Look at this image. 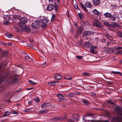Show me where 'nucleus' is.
Masks as SVG:
<instances>
[{
  "label": "nucleus",
  "instance_id": "1",
  "mask_svg": "<svg viewBox=\"0 0 122 122\" xmlns=\"http://www.w3.org/2000/svg\"><path fill=\"white\" fill-rule=\"evenodd\" d=\"M72 119H69L68 122H77L79 117L78 115L76 114H74L72 116Z\"/></svg>",
  "mask_w": 122,
  "mask_h": 122
},
{
  "label": "nucleus",
  "instance_id": "2",
  "mask_svg": "<svg viewBox=\"0 0 122 122\" xmlns=\"http://www.w3.org/2000/svg\"><path fill=\"white\" fill-rule=\"evenodd\" d=\"M41 23L40 20H36L32 23L31 26L33 28H38L40 26Z\"/></svg>",
  "mask_w": 122,
  "mask_h": 122
},
{
  "label": "nucleus",
  "instance_id": "3",
  "mask_svg": "<svg viewBox=\"0 0 122 122\" xmlns=\"http://www.w3.org/2000/svg\"><path fill=\"white\" fill-rule=\"evenodd\" d=\"M27 18L25 17H23L21 18L20 20V22L19 23V25L22 26L24 24L27 22Z\"/></svg>",
  "mask_w": 122,
  "mask_h": 122
},
{
  "label": "nucleus",
  "instance_id": "4",
  "mask_svg": "<svg viewBox=\"0 0 122 122\" xmlns=\"http://www.w3.org/2000/svg\"><path fill=\"white\" fill-rule=\"evenodd\" d=\"M119 17L118 15L117 14L114 13V14L112 17L111 18V20L113 21H115V19L119 18Z\"/></svg>",
  "mask_w": 122,
  "mask_h": 122
},
{
  "label": "nucleus",
  "instance_id": "5",
  "mask_svg": "<svg viewBox=\"0 0 122 122\" xmlns=\"http://www.w3.org/2000/svg\"><path fill=\"white\" fill-rule=\"evenodd\" d=\"M83 29V28L81 27H78L77 29V36H79L82 32Z\"/></svg>",
  "mask_w": 122,
  "mask_h": 122
},
{
  "label": "nucleus",
  "instance_id": "6",
  "mask_svg": "<svg viewBox=\"0 0 122 122\" xmlns=\"http://www.w3.org/2000/svg\"><path fill=\"white\" fill-rule=\"evenodd\" d=\"M66 114L64 116V117H57L56 119L57 121H61L62 120H65L67 119Z\"/></svg>",
  "mask_w": 122,
  "mask_h": 122
},
{
  "label": "nucleus",
  "instance_id": "7",
  "mask_svg": "<svg viewBox=\"0 0 122 122\" xmlns=\"http://www.w3.org/2000/svg\"><path fill=\"white\" fill-rule=\"evenodd\" d=\"M91 43L89 41L86 42L83 44L84 46L87 48L91 46Z\"/></svg>",
  "mask_w": 122,
  "mask_h": 122
},
{
  "label": "nucleus",
  "instance_id": "8",
  "mask_svg": "<svg viewBox=\"0 0 122 122\" xmlns=\"http://www.w3.org/2000/svg\"><path fill=\"white\" fill-rule=\"evenodd\" d=\"M21 29L22 30L26 32L29 31H30V29L28 26H25L22 27Z\"/></svg>",
  "mask_w": 122,
  "mask_h": 122
},
{
  "label": "nucleus",
  "instance_id": "9",
  "mask_svg": "<svg viewBox=\"0 0 122 122\" xmlns=\"http://www.w3.org/2000/svg\"><path fill=\"white\" fill-rule=\"evenodd\" d=\"M96 49V46H91L90 49V51L91 53H94L95 52V50Z\"/></svg>",
  "mask_w": 122,
  "mask_h": 122
},
{
  "label": "nucleus",
  "instance_id": "10",
  "mask_svg": "<svg viewBox=\"0 0 122 122\" xmlns=\"http://www.w3.org/2000/svg\"><path fill=\"white\" fill-rule=\"evenodd\" d=\"M54 8L53 5L52 4L49 5L47 7V9L49 11H51Z\"/></svg>",
  "mask_w": 122,
  "mask_h": 122
},
{
  "label": "nucleus",
  "instance_id": "11",
  "mask_svg": "<svg viewBox=\"0 0 122 122\" xmlns=\"http://www.w3.org/2000/svg\"><path fill=\"white\" fill-rule=\"evenodd\" d=\"M49 105V103L48 102L44 103L41 105V107L42 108H45L48 107Z\"/></svg>",
  "mask_w": 122,
  "mask_h": 122
},
{
  "label": "nucleus",
  "instance_id": "12",
  "mask_svg": "<svg viewBox=\"0 0 122 122\" xmlns=\"http://www.w3.org/2000/svg\"><path fill=\"white\" fill-rule=\"evenodd\" d=\"M93 3L95 5H98L100 3V1L99 0H93Z\"/></svg>",
  "mask_w": 122,
  "mask_h": 122
},
{
  "label": "nucleus",
  "instance_id": "13",
  "mask_svg": "<svg viewBox=\"0 0 122 122\" xmlns=\"http://www.w3.org/2000/svg\"><path fill=\"white\" fill-rule=\"evenodd\" d=\"M48 21L49 20L47 18H44L41 21V23H45L46 24Z\"/></svg>",
  "mask_w": 122,
  "mask_h": 122
},
{
  "label": "nucleus",
  "instance_id": "14",
  "mask_svg": "<svg viewBox=\"0 0 122 122\" xmlns=\"http://www.w3.org/2000/svg\"><path fill=\"white\" fill-rule=\"evenodd\" d=\"M104 15L107 18H111L112 16L111 14L108 12H106L104 14Z\"/></svg>",
  "mask_w": 122,
  "mask_h": 122
},
{
  "label": "nucleus",
  "instance_id": "15",
  "mask_svg": "<svg viewBox=\"0 0 122 122\" xmlns=\"http://www.w3.org/2000/svg\"><path fill=\"white\" fill-rule=\"evenodd\" d=\"M48 111L47 110H41L38 111V113L40 114H45L47 113Z\"/></svg>",
  "mask_w": 122,
  "mask_h": 122
},
{
  "label": "nucleus",
  "instance_id": "16",
  "mask_svg": "<svg viewBox=\"0 0 122 122\" xmlns=\"http://www.w3.org/2000/svg\"><path fill=\"white\" fill-rule=\"evenodd\" d=\"M54 78L56 79L60 80L62 78V76L60 75L57 74L55 76Z\"/></svg>",
  "mask_w": 122,
  "mask_h": 122
},
{
  "label": "nucleus",
  "instance_id": "17",
  "mask_svg": "<svg viewBox=\"0 0 122 122\" xmlns=\"http://www.w3.org/2000/svg\"><path fill=\"white\" fill-rule=\"evenodd\" d=\"M85 6L86 7L89 8L92 7L91 4L89 2H87L85 4Z\"/></svg>",
  "mask_w": 122,
  "mask_h": 122
},
{
  "label": "nucleus",
  "instance_id": "18",
  "mask_svg": "<svg viewBox=\"0 0 122 122\" xmlns=\"http://www.w3.org/2000/svg\"><path fill=\"white\" fill-rule=\"evenodd\" d=\"M57 97L60 99H65L64 97L61 94L59 93L57 94Z\"/></svg>",
  "mask_w": 122,
  "mask_h": 122
},
{
  "label": "nucleus",
  "instance_id": "19",
  "mask_svg": "<svg viewBox=\"0 0 122 122\" xmlns=\"http://www.w3.org/2000/svg\"><path fill=\"white\" fill-rule=\"evenodd\" d=\"M93 25L95 26H99L101 25L96 20L93 23Z\"/></svg>",
  "mask_w": 122,
  "mask_h": 122
},
{
  "label": "nucleus",
  "instance_id": "20",
  "mask_svg": "<svg viewBox=\"0 0 122 122\" xmlns=\"http://www.w3.org/2000/svg\"><path fill=\"white\" fill-rule=\"evenodd\" d=\"M25 59L26 60H29L31 59V55L29 54V55H27L26 53H25Z\"/></svg>",
  "mask_w": 122,
  "mask_h": 122
},
{
  "label": "nucleus",
  "instance_id": "21",
  "mask_svg": "<svg viewBox=\"0 0 122 122\" xmlns=\"http://www.w3.org/2000/svg\"><path fill=\"white\" fill-rule=\"evenodd\" d=\"M106 37L108 39L110 40V41H111V40L112 39L113 37L109 35L108 33H106Z\"/></svg>",
  "mask_w": 122,
  "mask_h": 122
},
{
  "label": "nucleus",
  "instance_id": "22",
  "mask_svg": "<svg viewBox=\"0 0 122 122\" xmlns=\"http://www.w3.org/2000/svg\"><path fill=\"white\" fill-rule=\"evenodd\" d=\"M110 25V26L111 27L114 28L117 26V24L115 23H111V24Z\"/></svg>",
  "mask_w": 122,
  "mask_h": 122
},
{
  "label": "nucleus",
  "instance_id": "23",
  "mask_svg": "<svg viewBox=\"0 0 122 122\" xmlns=\"http://www.w3.org/2000/svg\"><path fill=\"white\" fill-rule=\"evenodd\" d=\"M5 35L6 37L10 38H11L13 36V35L10 33L6 34Z\"/></svg>",
  "mask_w": 122,
  "mask_h": 122
},
{
  "label": "nucleus",
  "instance_id": "24",
  "mask_svg": "<svg viewBox=\"0 0 122 122\" xmlns=\"http://www.w3.org/2000/svg\"><path fill=\"white\" fill-rule=\"evenodd\" d=\"M112 73L114 74H119L121 76H122V73L119 71H112Z\"/></svg>",
  "mask_w": 122,
  "mask_h": 122
},
{
  "label": "nucleus",
  "instance_id": "25",
  "mask_svg": "<svg viewBox=\"0 0 122 122\" xmlns=\"http://www.w3.org/2000/svg\"><path fill=\"white\" fill-rule=\"evenodd\" d=\"M46 24V23H42L41 24V26L43 28H44L46 27L47 26Z\"/></svg>",
  "mask_w": 122,
  "mask_h": 122
},
{
  "label": "nucleus",
  "instance_id": "26",
  "mask_svg": "<svg viewBox=\"0 0 122 122\" xmlns=\"http://www.w3.org/2000/svg\"><path fill=\"white\" fill-rule=\"evenodd\" d=\"M88 31H86L83 33L82 34L83 36H88Z\"/></svg>",
  "mask_w": 122,
  "mask_h": 122
},
{
  "label": "nucleus",
  "instance_id": "27",
  "mask_svg": "<svg viewBox=\"0 0 122 122\" xmlns=\"http://www.w3.org/2000/svg\"><path fill=\"white\" fill-rule=\"evenodd\" d=\"M56 17L55 15L53 13L52 14V18L51 20V21H54Z\"/></svg>",
  "mask_w": 122,
  "mask_h": 122
},
{
  "label": "nucleus",
  "instance_id": "28",
  "mask_svg": "<svg viewBox=\"0 0 122 122\" xmlns=\"http://www.w3.org/2000/svg\"><path fill=\"white\" fill-rule=\"evenodd\" d=\"M93 12L94 14L96 15H98L99 14V12L95 9L94 10H93Z\"/></svg>",
  "mask_w": 122,
  "mask_h": 122
},
{
  "label": "nucleus",
  "instance_id": "29",
  "mask_svg": "<svg viewBox=\"0 0 122 122\" xmlns=\"http://www.w3.org/2000/svg\"><path fill=\"white\" fill-rule=\"evenodd\" d=\"M78 15L81 19H82L83 18V15L82 13H78Z\"/></svg>",
  "mask_w": 122,
  "mask_h": 122
},
{
  "label": "nucleus",
  "instance_id": "30",
  "mask_svg": "<svg viewBox=\"0 0 122 122\" xmlns=\"http://www.w3.org/2000/svg\"><path fill=\"white\" fill-rule=\"evenodd\" d=\"M66 79L71 80L72 79V77L70 76H66L64 77Z\"/></svg>",
  "mask_w": 122,
  "mask_h": 122
},
{
  "label": "nucleus",
  "instance_id": "31",
  "mask_svg": "<svg viewBox=\"0 0 122 122\" xmlns=\"http://www.w3.org/2000/svg\"><path fill=\"white\" fill-rule=\"evenodd\" d=\"M83 76H86L89 75V74L87 72H84L82 73Z\"/></svg>",
  "mask_w": 122,
  "mask_h": 122
},
{
  "label": "nucleus",
  "instance_id": "32",
  "mask_svg": "<svg viewBox=\"0 0 122 122\" xmlns=\"http://www.w3.org/2000/svg\"><path fill=\"white\" fill-rule=\"evenodd\" d=\"M29 82L31 84L33 85H36L37 84L36 83L30 80L29 81Z\"/></svg>",
  "mask_w": 122,
  "mask_h": 122
},
{
  "label": "nucleus",
  "instance_id": "33",
  "mask_svg": "<svg viewBox=\"0 0 122 122\" xmlns=\"http://www.w3.org/2000/svg\"><path fill=\"white\" fill-rule=\"evenodd\" d=\"M117 34L119 36L122 37V33L120 32H117Z\"/></svg>",
  "mask_w": 122,
  "mask_h": 122
},
{
  "label": "nucleus",
  "instance_id": "34",
  "mask_svg": "<svg viewBox=\"0 0 122 122\" xmlns=\"http://www.w3.org/2000/svg\"><path fill=\"white\" fill-rule=\"evenodd\" d=\"M10 112L9 111H7L5 113V116H7L10 115Z\"/></svg>",
  "mask_w": 122,
  "mask_h": 122
},
{
  "label": "nucleus",
  "instance_id": "35",
  "mask_svg": "<svg viewBox=\"0 0 122 122\" xmlns=\"http://www.w3.org/2000/svg\"><path fill=\"white\" fill-rule=\"evenodd\" d=\"M56 83V82L55 81H54L53 82L49 83V84L51 86L54 85H55V83Z\"/></svg>",
  "mask_w": 122,
  "mask_h": 122
},
{
  "label": "nucleus",
  "instance_id": "36",
  "mask_svg": "<svg viewBox=\"0 0 122 122\" xmlns=\"http://www.w3.org/2000/svg\"><path fill=\"white\" fill-rule=\"evenodd\" d=\"M93 35V33L92 31H88V36L92 35Z\"/></svg>",
  "mask_w": 122,
  "mask_h": 122
},
{
  "label": "nucleus",
  "instance_id": "37",
  "mask_svg": "<svg viewBox=\"0 0 122 122\" xmlns=\"http://www.w3.org/2000/svg\"><path fill=\"white\" fill-rule=\"evenodd\" d=\"M81 6V7L82 8L84 9L85 10L87 11V10L86 9L85 7L84 6L83 4H81L80 5Z\"/></svg>",
  "mask_w": 122,
  "mask_h": 122
},
{
  "label": "nucleus",
  "instance_id": "38",
  "mask_svg": "<svg viewBox=\"0 0 122 122\" xmlns=\"http://www.w3.org/2000/svg\"><path fill=\"white\" fill-rule=\"evenodd\" d=\"M51 120L52 121H57L56 117L51 118Z\"/></svg>",
  "mask_w": 122,
  "mask_h": 122
},
{
  "label": "nucleus",
  "instance_id": "39",
  "mask_svg": "<svg viewBox=\"0 0 122 122\" xmlns=\"http://www.w3.org/2000/svg\"><path fill=\"white\" fill-rule=\"evenodd\" d=\"M104 24L108 27H110L111 25L107 22L104 23Z\"/></svg>",
  "mask_w": 122,
  "mask_h": 122
},
{
  "label": "nucleus",
  "instance_id": "40",
  "mask_svg": "<svg viewBox=\"0 0 122 122\" xmlns=\"http://www.w3.org/2000/svg\"><path fill=\"white\" fill-rule=\"evenodd\" d=\"M55 9L56 10L58 8V5L56 4V3H55Z\"/></svg>",
  "mask_w": 122,
  "mask_h": 122
},
{
  "label": "nucleus",
  "instance_id": "41",
  "mask_svg": "<svg viewBox=\"0 0 122 122\" xmlns=\"http://www.w3.org/2000/svg\"><path fill=\"white\" fill-rule=\"evenodd\" d=\"M83 102L86 105H88L89 104V102L87 101L83 100Z\"/></svg>",
  "mask_w": 122,
  "mask_h": 122
},
{
  "label": "nucleus",
  "instance_id": "42",
  "mask_svg": "<svg viewBox=\"0 0 122 122\" xmlns=\"http://www.w3.org/2000/svg\"><path fill=\"white\" fill-rule=\"evenodd\" d=\"M39 99L38 98L36 97L35 99V102H38L39 101Z\"/></svg>",
  "mask_w": 122,
  "mask_h": 122
},
{
  "label": "nucleus",
  "instance_id": "43",
  "mask_svg": "<svg viewBox=\"0 0 122 122\" xmlns=\"http://www.w3.org/2000/svg\"><path fill=\"white\" fill-rule=\"evenodd\" d=\"M68 95L69 96L73 97L74 96V95L72 93H70L68 94Z\"/></svg>",
  "mask_w": 122,
  "mask_h": 122
},
{
  "label": "nucleus",
  "instance_id": "44",
  "mask_svg": "<svg viewBox=\"0 0 122 122\" xmlns=\"http://www.w3.org/2000/svg\"><path fill=\"white\" fill-rule=\"evenodd\" d=\"M77 58L79 59H81L82 58V56H76Z\"/></svg>",
  "mask_w": 122,
  "mask_h": 122
},
{
  "label": "nucleus",
  "instance_id": "45",
  "mask_svg": "<svg viewBox=\"0 0 122 122\" xmlns=\"http://www.w3.org/2000/svg\"><path fill=\"white\" fill-rule=\"evenodd\" d=\"M10 16H7V17H4V18L5 20H9V17Z\"/></svg>",
  "mask_w": 122,
  "mask_h": 122
},
{
  "label": "nucleus",
  "instance_id": "46",
  "mask_svg": "<svg viewBox=\"0 0 122 122\" xmlns=\"http://www.w3.org/2000/svg\"><path fill=\"white\" fill-rule=\"evenodd\" d=\"M122 48V47H116L115 49H121Z\"/></svg>",
  "mask_w": 122,
  "mask_h": 122
},
{
  "label": "nucleus",
  "instance_id": "47",
  "mask_svg": "<svg viewBox=\"0 0 122 122\" xmlns=\"http://www.w3.org/2000/svg\"><path fill=\"white\" fill-rule=\"evenodd\" d=\"M30 109L29 108H27L25 110V111L26 112H28L30 111Z\"/></svg>",
  "mask_w": 122,
  "mask_h": 122
},
{
  "label": "nucleus",
  "instance_id": "48",
  "mask_svg": "<svg viewBox=\"0 0 122 122\" xmlns=\"http://www.w3.org/2000/svg\"><path fill=\"white\" fill-rule=\"evenodd\" d=\"M47 64L46 62L44 63L43 65V66L44 67H45L47 66Z\"/></svg>",
  "mask_w": 122,
  "mask_h": 122
},
{
  "label": "nucleus",
  "instance_id": "49",
  "mask_svg": "<svg viewBox=\"0 0 122 122\" xmlns=\"http://www.w3.org/2000/svg\"><path fill=\"white\" fill-rule=\"evenodd\" d=\"M108 102L110 103L111 104H113V103L112 101L110 100H109Z\"/></svg>",
  "mask_w": 122,
  "mask_h": 122
},
{
  "label": "nucleus",
  "instance_id": "50",
  "mask_svg": "<svg viewBox=\"0 0 122 122\" xmlns=\"http://www.w3.org/2000/svg\"><path fill=\"white\" fill-rule=\"evenodd\" d=\"M101 41L103 42H106V39H103Z\"/></svg>",
  "mask_w": 122,
  "mask_h": 122
},
{
  "label": "nucleus",
  "instance_id": "51",
  "mask_svg": "<svg viewBox=\"0 0 122 122\" xmlns=\"http://www.w3.org/2000/svg\"><path fill=\"white\" fill-rule=\"evenodd\" d=\"M9 22L8 21L5 22V25H7L9 24Z\"/></svg>",
  "mask_w": 122,
  "mask_h": 122
},
{
  "label": "nucleus",
  "instance_id": "52",
  "mask_svg": "<svg viewBox=\"0 0 122 122\" xmlns=\"http://www.w3.org/2000/svg\"><path fill=\"white\" fill-rule=\"evenodd\" d=\"M74 6H75V8L76 9H78V7L76 5H75Z\"/></svg>",
  "mask_w": 122,
  "mask_h": 122
},
{
  "label": "nucleus",
  "instance_id": "53",
  "mask_svg": "<svg viewBox=\"0 0 122 122\" xmlns=\"http://www.w3.org/2000/svg\"><path fill=\"white\" fill-rule=\"evenodd\" d=\"M17 113V112L16 111H14L12 113L14 114H16Z\"/></svg>",
  "mask_w": 122,
  "mask_h": 122
},
{
  "label": "nucleus",
  "instance_id": "54",
  "mask_svg": "<svg viewBox=\"0 0 122 122\" xmlns=\"http://www.w3.org/2000/svg\"><path fill=\"white\" fill-rule=\"evenodd\" d=\"M75 93L77 95H80V93L79 92H75Z\"/></svg>",
  "mask_w": 122,
  "mask_h": 122
},
{
  "label": "nucleus",
  "instance_id": "55",
  "mask_svg": "<svg viewBox=\"0 0 122 122\" xmlns=\"http://www.w3.org/2000/svg\"><path fill=\"white\" fill-rule=\"evenodd\" d=\"M86 117V115H83V117L82 118V119L83 120H84V118L85 117Z\"/></svg>",
  "mask_w": 122,
  "mask_h": 122
},
{
  "label": "nucleus",
  "instance_id": "56",
  "mask_svg": "<svg viewBox=\"0 0 122 122\" xmlns=\"http://www.w3.org/2000/svg\"><path fill=\"white\" fill-rule=\"evenodd\" d=\"M74 25L75 26H77V28L78 27L77 26V24L76 23H74Z\"/></svg>",
  "mask_w": 122,
  "mask_h": 122
},
{
  "label": "nucleus",
  "instance_id": "57",
  "mask_svg": "<svg viewBox=\"0 0 122 122\" xmlns=\"http://www.w3.org/2000/svg\"><path fill=\"white\" fill-rule=\"evenodd\" d=\"M31 103H32L30 101V102H29L28 103V104L29 105H31Z\"/></svg>",
  "mask_w": 122,
  "mask_h": 122
},
{
  "label": "nucleus",
  "instance_id": "58",
  "mask_svg": "<svg viewBox=\"0 0 122 122\" xmlns=\"http://www.w3.org/2000/svg\"><path fill=\"white\" fill-rule=\"evenodd\" d=\"M120 63H122V60H120L119 61Z\"/></svg>",
  "mask_w": 122,
  "mask_h": 122
},
{
  "label": "nucleus",
  "instance_id": "59",
  "mask_svg": "<svg viewBox=\"0 0 122 122\" xmlns=\"http://www.w3.org/2000/svg\"><path fill=\"white\" fill-rule=\"evenodd\" d=\"M107 46H108V45H109L110 44V43H109V42H107Z\"/></svg>",
  "mask_w": 122,
  "mask_h": 122
},
{
  "label": "nucleus",
  "instance_id": "60",
  "mask_svg": "<svg viewBox=\"0 0 122 122\" xmlns=\"http://www.w3.org/2000/svg\"><path fill=\"white\" fill-rule=\"evenodd\" d=\"M87 115L88 116H92V115L91 114H88Z\"/></svg>",
  "mask_w": 122,
  "mask_h": 122
},
{
  "label": "nucleus",
  "instance_id": "61",
  "mask_svg": "<svg viewBox=\"0 0 122 122\" xmlns=\"http://www.w3.org/2000/svg\"><path fill=\"white\" fill-rule=\"evenodd\" d=\"M86 39V40H87L88 39V38H87L86 37H85V38H84V40H85Z\"/></svg>",
  "mask_w": 122,
  "mask_h": 122
},
{
  "label": "nucleus",
  "instance_id": "62",
  "mask_svg": "<svg viewBox=\"0 0 122 122\" xmlns=\"http://www.w3.org/2000/svg\"><path fill=\"white\" fill-rule=\"evenodd\" d=\"M27 46H28V47H29L30 46V44H28L27 45Z\"/></svg>",
  "mask_w": 122,
  "mask_h": 122
},
{
  "label": "nucleus",
  "instance_id": "63",
  "mask_svg": "<svg viewBox=\"0 0 122 122\" xmlns=\"http://www.w3.org/2000/svg\"><path fill=\"white\" fill-rule=\"evenodd\" d=\"M30 46L31 47H33V45L31 44H30Z\"/></svg>",
  "mask_w": 122,
  "mask_h": 122
},
{
  "label": "nucleus",
  "instance_id": "64",
  "mask_svg": "<svg viewBox=\"0 0 122 122\" xmlns=\"http://www.w3.org/2000/svg\"><path fill=\"white\" fill-rule=\"evenodd\" d=\"M7 101L8 103H9L10 102V100H8Z\"/></svg>",
  "mask_w": 122,
  "mask_h": 122
}]
</instances>
